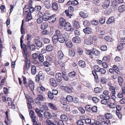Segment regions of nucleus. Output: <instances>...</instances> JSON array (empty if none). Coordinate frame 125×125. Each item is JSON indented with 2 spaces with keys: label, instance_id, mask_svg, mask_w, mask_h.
I'll return each mask as SVG.
<instances>
[{
  "label": "nucleus",
  "instance_id": "nucleus-1",
  "mask_svg": "<svg viewBox=\"0 0 125 125\" xmlns=\"http://www.w3.org/2000/svg\"><path fill=\"white\" fill-rule=\"evenodd\" d=\"M55 34H58L59 35L58 41L61 43H64L67 40L66 36L65 34H62L59 30H56L55 31Z\"/></svg>",
  "mask_w": 125,
  "mask_h": 125
},
{
  "label": "nucleus",
  "instance_id": "nucleus-2",
  "mask_svg": "<svg viewBox=\"0 0 125 125\" xmlns=\"http://www.w3.org/2000/svg\"><path fill=\"white\" fill-rule=\"evenodd\" d=\"M42 94L38 92L36 98L34 99L36 104L39 105L41 104V102L44 101L45 99V98L43 97Z\"/></svg>",
  "mask_w": 125,
  "mask_h": 125
},
{
  "label": "nucleus",
  "instance_id": "nucleus-3",
  "mask_svg": "<svg viewBox=\"0 0 125 125\" xmlns=\"http://www.w3.org/2000/svg\"><path fill=\"white\" fill-rule=\"evenodd\" d=\"M34 43L39 48L42 47L43 46L42 42L41 41L40 38L38 36L36 37L34 39Z\"/></svg>",
  "mask_w": 125,
  "mask_h": 125
},
{
  "label": "nucleus",
  "instance_id": "nucleus-4",
  "mask_svg": "<svg viewBox=\"0 0 125 125\" xmlns=\"http://www.w3.org/2000/svg\"><path fill=\"white\" fill-rule=\"evenodd\" d=\"M44 76L42 72L40 71L38 74L36 76L35 80L37 82H39L40 80H43L44 79Z\"/></svg>",
  "mask_w": 125,
  "mask_h": 125
},
{
  "label": "nucleus",
  "instance_id": "nucleus-5",
  "mask_svg": "<svg viewBox=\"0 0 125 125\" xmlns=\"http://www.w3.org/2000/svg\"><path fill=\"white\" fill-rule=\"evenodd\" d=\"M55 78L57 82H59L60 84H61L62 79V74L60 73H56L55 75Z\"/></svg>",
  "mask_w": 125,
  "mask_h": 125
},
{
  "label": "nucleus",
  "instance_id": "nucleus-6",
  "mask_svg": "<svg viewBox=\"0 0 125 125\" xmlns=\"http://www.w3.org/2000/svg\"><path fill=\"white\" fill-rule=\"evenodd\" d=\"M65 29L67 31H70L72 30V28L71 25L68 22L66 23L64 25Z\"/></svg>",
  "mask_w": 125,
  "mask_h": 125
},
{
  "label": "nucleus",
  "instance_id": "nucleus-7",
  "mask_svg": "<svg viewBox=\"0 0 125 125\" xmlns=\"http://www.w3.org/2000/svg\"><path fill=\"white\" fill-rule=\"evenodd\" d=\"M50 83L52 86L55 87L57 86V83L55 80L54 78H51L50 79Z\"/></svg>",
  "mask_w": 125,
  "mask_h": 125
},
{
  "label": "nucleus",
  "instance_id": "nucleus-8",
  "mask_svg": "<svg viewBox=\"0 0 125 125\" xmlns=\"http://www.w3.org/2000/svg\"><path fill=\"white\" fill-rule=\"evenodd\" d=\"M35 111L37 115L40 117H42L43 116L42 113H43V111L42 110H40L38 108L35 109Z\"/></svg>",
  "mask_w": 125,
  "mask_h": 125
},
{
  "label": "nucleus",
  "instance_id": "nucleus-9",
  "mask_svg": "<svg viewBox=\"0 0 125 125\" xmlns=\"http://www.w3.org/2000/svg\"><path fill=\"white\" fill-rule=\"evenodd\" d=\"M21 48L23 50L24 53L25 55H27L28 54V52L25 44L23 43L21 45Z\"/></svg>",
  "mask_w": 125,
  "mask_h": 125
},
{
  "label": "nucleus",
  "instance_id": "nucleus-10",
  "mask_svg": "<svg viewBox=\"0 0 125 125\" xmlns=\"http://www.w3.org/2000/svg\"><path fill=\"white\" fill-rule=\"evenodd\" d=\"M110 2V1L109 0L105 1L102 5L103 9H105L107 8L109 5Z\"/></svg>",
  "mask_w": 125,
  "mask_h": 125
},
{
  "label": "nucleus",
  "instance_id": "nucleus-11",
  "mask_svg": "<svg viewBox=\"0 0 125 125\" xmlns=\"http://www.w3.org/2000/svg\"><path fill=\"white\" fill-rule=\"evenodd\" d=\"M115 21V18L113 16L109 18L107 21L106 23L107 24H109L111 23H114Z\"/></svg>",
  "mask_w": 125,
  "mask_h": 125
},
{
  "label": "nucleus",
  "instance_id": "nucleus-12",
  "mask_svg": "<svg viewBox=\"0 0 125 125\" xmlns=\"http://www.w3.org/2000/svg\"><path fill=\"white\" fill-rule=\"evenodd\" d=\"M92 29L90 27H87L83 29V31L85 33L88 34L91 33L92 31Z\"/></svg>",
  "mask_w": 125,
  "mask_h": 125
},
{
  "label": "nucleus",
  "instance_id": "nucleus-13",
  "mask_svg": "<svg viewBox=\"0 0 125 125\" xmlns=\"http://www.w3.org/2000/svg\"><path fill=\"white\" fill-rule=\"evenodd\" d=\"M56 34L53 35L52 37L53 42L54 43H57L58 41V38H59L58 35V34Z\"/></svg>",
  "mask_w": 125,
  "mask_h": 125
},
{
  "label": "nucleus",
  "instance_id": "nucleus-14",
  "mask_svg": "<svg viewBox=\"0 0 125 125\" xmlns=\"http://www.w3.org/2000/svg\"><path fill=\"white\" fill-rule=\"evenodd\" d=\"M60 118L61 121L66 122L68 120V118L67 116L64 114H62L60 116Z\"/></svg>",
  "mask_w": 125,
  "mask_h": 125
},
{
  "label": "nucleus",
  "instance_id": "nucleus-15",
  "mask_svg": "<svg viewBox=\"0 0 125 125\" xmlns=\"http://www.w3.org/2000/svg\"><path fill=\"white\" fill-rule=\"evenodd\" d=\"M31 72L33 75L35 74L37 72V69L36 67L33 65L31 66Z\"/></svg>",
  "mask_w": 125,
  "mask_h": 125
},
{
  "label": "nucleus",
  "instance_id": "nucleus-16",
  "mask_svg": "<svg viewBox=\"0 0 125 125\" xmlns=\"http://www.w3.org/2000/svg\"><path fill=\"white\" fill-rule=\"evenodd\" d=\"M45 7L48 9H50L51 6L50 1L48 0H45L44 2Z\"/></svg>",
  "mask_w": 125,
  "mask_h": 125
},
{
  "label": "nucleus",
  "instance_id": "nucleus-17",
  "mask_svg": "<svg viewBox=\"0 0 125 125\" xmlns=\"http://www.w3.org/2000/svg\"><path fill=\"white\" fill-rule=\"evenodd\" d=\"M44 117L48 119H50L52 117L51 115L49 112L46 111L44 113Z\"/></svg>",
  "mask_w": 125,
  "mask_h": 125
},
{
  "label": "nucleus",
  "instance_id": "nucleus-18",
  "mask_svg": "<svg viewBox=\"0 0 125 125\" xmlns=\"http://www.w3.org/2000/svg\"><path fill=\"white\" fill-rule=\"evenodd\" d=\"M73 26L74 28L76 29L79 28L80 27L79 22L77 21H74L73 23Z\"/></svg>",
  "mask_w": 125,
  "mask_h": 125
},
{
  "label": "nucleus",
  "instance_id": "nucleus-19",
  "mask_svg": "<svg viewBox=\"0 0 125 125\" xmlns=\"http://www.w3.org/2000/svg\"><path fill=\"white\" fill-rule=\"evenodd\" d=\"M59 24L61 26H63L66 23L65 21L64 18H61L59 21Z\"/></svg>",
  "mask_w": 125,
  "mask_h": 125
},
{
  "label": "nucleus",
  "instance_id": "nucleus-20",
  "mask_svg": "<svg viewBox=\"0 0 125 125\" xmlns=\"http://www.w3.org/2000/svg\"><path fill=\"white\" fill-rule=\"evenodd\" d=\"M27 103V106L28 108L31 109L32 108V105L34 104V102L32 100H29Z\"/></svg>",
  "mask_w": 125,
  "mask_h": 125
},
{
  "label": "nucleus",
  "instance_id": "nucleus-21",
  "mask_svg": "<svg viewBox=\"0 0 125 125\" xmlns=\"http://www.w3.org/2000/svg\"><path fill=\"white\" fill-rule=\"evenodd\" d=\"M73 88L72 86H69V87H65L64 89L65 90L69 93H71L72 92Z\"/></svg>",
  "mask_w": 125,
  "mask_h": 125
},
{
  "label": "nucleus",
  "instance_id": "nucleus-22",
  "mask_svg": "<svg viewBox=\"0 0 125 125\" xmlns=\"http://www.w3.org/2000/svg\"><path fill=\"white\" fill-rule=\"evenodd\" d=\"M72 41L73 42L77 43H79L81 42L80 38L78 37H74L72 39Z\"/></svg>",
  "mask_w": 125,
  "mask_h": 125
},
{
  "label": "nucleus",
  "instance_id": "nucleus-23",
  "mask_svg": "<svg viewBox=\"0 0 125 125\" xmlns=\"http://www.w3.org/2000/svg\"><path fill=\"white\" fill-rule=\"evenodd\" d=\"M29 115H30V116L31 117L32 120L36 119V117L35 116L34 112L32 110H30Z\"/></svg>",
  "mask_w": 125,
  "mask_h": 125
},
{
  "label": "nucleus",
  "instance_id": "nucleus-24",
  "mask_svg": "<svg viewBox=\"0 0 125 125\" xmlns=\"http://www.w3.org/2000/svg\"><path fill=\"white\" fill-rule=\"evenodd\" d=\"M29 87L31 90L32 91L34 90V85L33 82L31 80H30L29 81Z\"/></svg>",
  "mask_w": 125,
  "mask_h": 125
},
{
  "label": "nucleus",
  "instance_id": "nucleus-25",
  "mask_svg": "<svg viewBox=\"0 0 125 125\" xmlns=\"http://www.w3.org/2000/svg\"><path fill=\"white\" fill-rule=\"evenodd\" d=\"M64 55L61 51H59L58 52V57L59 59H62Z\"/></svg>",
  "mask_w": 125,
  "mask_h": 125
},
{
  "label": "nucleus",
  "instance_id": "nucleus-26",
  "mask_svg": "<svg viewBox=\"0 0 125 125\" xmlns=\"http://www.w3.org/2000/svg\"><path fill=\"white\" fill-rule=\"evenodd\" d=\"M92 54H94L95 55L98 56L100 54V52L95 49H93L92 51Z\"/></svg>",
  "mask_w": 125,
  "mask_h": 125
},
{
  "label": "nucleus",
  "instance_id": "nucleus-27",
  "mask_svg": "<svg viewBox=\"0 0 125 125\" xmlns=\"http://www.w3.org/2000/svg\"><path fill=\"white\" fill-rule=\"evenodd\" d=\"M79 65V66L82 68H84L86 66V64L84 61L81 60L78 62Z\"/></svg>",
  "mask_w": 125,
  "mask_h": 125
},
{
  "label": "nucleus",
  "instance_id": "nucleus-28",
  "mask_svg": "<svg viewBox=\"0 0 125 125\" xmlns=\"http://www.w3.org/2000/svg\"><path fill=\"white\" fill-rule=\"evenodd\" d=\"M52 9L55 10H57L58 9V6L57 4L55 2L52 3Z\"/></svg>",
  "mask_w": 125,
  "mask_h": 125
},
{
  "label": "nucleus",
  "instance_id": "nucleus-29",
  "mask_svg": "<svg viewBox=\"0 0 125 125\" xmlns=\"http://www.w3.org/2000/svg\"><path fill=\"white\" fill-rule=\"evenodd\" d=\"M48 26V23H47L45 22L42 23L41 25V28L42 30H44Z\"/></svg>",
  "mask_w": 125,
  "mask_h": 125
},
{
  "label": "nucleus",
  "instance_id": "nucleus-30",
  "mask_svg": "<svg viewBox=\"0 0 125 125\" xmlns=\"http://www.w3.org/2000/svg\"><path fill=\"white\" fill-rule=\"evenodd\" d=\"M32 18L31 14L29 12H28L27 15V17L26 18L25 20L26 21H28Z\"/></svg>",
  "mask_w": 125,
  "mask_h": 125
},
{
  "label": "nucleus",
  "instance_id": "nucleus-31",
  "mask_svg": "<svg viewBox=\"0 0 125 125\" xmlns=\"http://www.w3.org/2000/svg\"><path fill=\"white\" fill-rule=\"evenodd\" d=\"M108 85L110 87L109 88V90L112 92V94H115V87L111 85Z\"/></svg>",
  "mask_w": 125,
  "mask_h": 125
},
{
  "label": "nucleus",
  "instance_id": "nucleus-32",
  "mask_svg": "<svg viewBox=\"0 0 125 125\" xmlns=\"http://www.w3.org/2000/svg\"><path fill=\"white\" fill-rule=\"evenodd\" d=\"M67 46L68 47H71L73 45L71 42L70 41L66 40L65 42Z\"/></svg>",
  "mask_w": 125,
  "mask_h": 125
},
{
  "label": "nucleus",
  "instance_id": "nucleus-33",
  "mask_svg": "<svg viewBox=\"0 0 125 125\" xmlns=\"http://www.w3.org/2000/svg\"><path fill=\"white\" fill-rule=\"evenodd\" d=\"M67 100L69 102L71 103L73 102V98L70 95H67L66 98Z\"/></svg>",
  "mask_w": 125,
  "mask_h": 125
},
{
  "label": "nucleus",
  "instance_id": "nucleus-34",
  "mask_svg": "<svg viewBox=\"0 0 125 125\" xmlns=\"http://www.w3.org/2000/svg\"><path fill=\"white\" fill-rule=\"evenodd\" d=\"M50 17L48 16V14L46 13H44L43 16L42 18L44 21H46L49 20Z\"/></svg>",
  "mask_w": 125,
  "mask_h": 125
},
{
  "label": "nucleus",
  "instance_id": "nucleus-35",
  "mask_svg": "<svg viewBox=\"0 0 125 125\" xmlns=\"http://www.w3.org/2000/svg\"><path fill=\"white\" fill-rule=\"evenodd\" d=\"M125 8L124 5H121L118 8L119 11L120 12H122L125 10Z\"/></svg>",
  "mask_w": 125,
  "mask_h": 125
},
{
  "label": "nucleus",
  "instance_id": "nucleus-36",
  "mask_svg": "<svg viewBox=\"0 0 125 125\" xmlns=\"http://www.w3.org/2000/svg\"><path fill=\"white\" fill-rule=\"evenodd\" d=\"M80 16L83 18H86L87 17L88 14L87 13H84L83 11H81L80 13Z\"/></svg>",
  "mask_w": 125,
  "mask_h": 125
},
{
  "label": "nucleus",
  "instance_id": "nucleus-37",
  "mask_svg": "<svg viewBox=\"0 0 125 125\" xmlns=\"http://www.w3.org/2000/svg\"><path fill=\"white\" fill-rule=\"evenodd\" d=\"M48 106L52 109L53 110H56L57 108L53 104L51 103H49L48 104Z\"/></svg>",
  "mask_w": 125,
  "mask_h": 125
},
{
  "label": "nucleus",
  "instance_id": "nucleus-38",
  "mask_svg": "<svg viewBox=\"0 0 125 125\" xmlns=\"http://www.w3.org/2000/svg\"><path fill=\"white\" fill-rule=\"evenodd\" d=\"M118 81L119 85L121 86L123 85V80L122 78L119 77L118 78Z\"/></svg>",
  "mask_w": 125,
  "mask_h": 125
},
{
  "label": "nucleus",
  "instance_id": "nucleus-39",
  "mask_svg": "<svg viewBox=\"0 0 125 125\" xmlns=\"http://www.w3.org/2000/svg\"><path fill=\"white\" fill-rule=\"evenodd\" d=\"M38 59L41 62H42L44 61V57L43 55L42 54H40L38 56Z\"/></svg>",
  "mask_w": 125,
  "mask_h": 125
},
{
  "label": "nucleus",
  "instance_id": "nucleus-40",
  "mask_svg": "<svg viewBox=\"0 0 125 125\" xmlns=\"http://www.w3.org/2000/svg\"><path fill=\"white\" fill-rule=\"evenodd\" d=\"M28 46H29L30 50L31 51H34L35 50V46L34 44H31L28 45Z\"/></svg>",
  "mask_w": 125,
  "mask_h": 125
},
{
  "label": "nucleus",
  "instance_id": "nucleus-41",
  "mask_svg": "<svg viewBox=\"0 0 125 125\" xmlns=\"http://www.w3.org/2000/svg\"><path fill=\"white\" fill-rule=\"evenodd\" d=\"M102 91V89L99 87L95 88L94 89V92L96 93H99L101 92Z\"/></svg>",
  "mask_w": 125,
  "mask_h": 125
},
{
  "label": "nucleus",
  "instance_id": "nucleus-42",
  "mask_svg": "<svg viewBox=\"0 0 125 125\" xmlns=\"http://www.w3.org/2000/svg\"><path fill=\"white\" fill-rule=\"evenodd\" d=\"M76 75V73L73 71L70 73L69 74V77L71 78H73Z\"/></svg>",
  "mask_w": 125,
  "mask_h": 125
},
{
  "label": "nucleus",
  "instance_id": "nucleus-43",
  "mask_svg": "<svg viewBox=\"0 0 125 125\" xmlns=\"http://www.w3.org/2000/svg\"><path fill=\"white\" fill-rule=\"evenodd\" d=\"M53 49V47L51 45H49L46 47V50L48 51H51Z\"/></svg>",
  "mask_w": 125,
  "mask_h": 125
},
{
  "label": "nucleus",
  "instance_id": "nucleus-44",
  "mask_svg": "<svg viewBox=\"0 0 125 125\" xmlns=\"http://www.w3.org/2000/svg\"><path fill=\"white\" fill-rule=\"evenodd\" d=\"M30 67V64L28 63L24 65L23 68V70L24 71H26L28 70Z\"/></svg>",
  "mask_w": 125,
  "mask_h": 125
},
{
  "label": "nucleus",
  "instance_id": "nucleus-45",
  "mask_svg": "<svg viewBox=\"0 0 125 125\" xmlns=\"http://www.w3.org/2000/svg\"><path fill=\"white\" fill-rule=\"evenodd\" d=\"M110 123V121L109 120H107L106 122L104 120L100 123L101 125H108V123Z\"/></svg>",
  "mask_w": 125,
  "mask_h": 125
},
{
  "label": "nucleus",
  "instance_id": "nucleus-46",
  "mask_svg": "<svg viewBox=\"0 0 125 125\" xmlns=\"http://www.w3.org/2000/svg\"><path fill=\"white\" fill-rule=\"evenodd\" d=\"M63 74V77L65 81H67L69 80V77L68 76L66 75L64 72H62Z\"/></svg>",
  "mask_w": 125,
  "mask_h": 125
},
{
  "label": "nucleus",
  "instance_id": "nucleus-47",
  "mask_svg": "<svg viewBox=\"0 0 125 125\" xmlns=\"http://www.w3.org/2000/svg\"><path fill=\"white\" fill-rule=\"evenodd\" d=\"M60 66L61 67V68L63 70L65 69L64 66L65 64L64 63L60 61H59L58 62Z\"/></svg>",
  "mask_w": 125,
  "mask_h": 125
},
{
  "label": "nucleus",
  "instance_id": "nucleus-48",
  "mask_svg": "<svg viewBox=\"0 0 125 125\" xmlns=\"http://www.w3.org/2000/svg\"><path fill=\"white\" fill-rule=\"evenodd\" d=\"M7 113V112H6V114L7 119L6 120L5 122L8 125V124H10L11 123V120L8 119Z\"/></svg>",
  "mask_w": 125,
  "mask_h": 125
},
{
  "label": "nucleus",
  "instance_id": "nucleus-49",
  "mask_svg": "<svg viewBox=\"0 0 125 125\" xmlns=\"http://www.w3.org/2000/svg\"><path fill=\"white\" fill-rule=\"evenodd\" d=\"M113 69L115 72L119 73V70L117 67L115 65H114L113 66Z\"/></svg>",
  "mask_w": 125,
  "mask_h": 125
},
{
  "label": "nucleus",
  "instance_id": "nucleus-50",
  "mask_svg": "<svg viewBox=\"0 0 125 125\" xmlns=\"http://www.w3.org/2000/svg\"><path fill=\"white\" fill-rule=\"evenodd\" d=\"M105 118L107 119H110L112 118V116L110 113H106L105 114Z\"/></svg>",
  "mask_w": 125,
  "mask_h": 125
},
{
  "label": "nucleus",
  "instance_id": "nucleus-51",
  "mask_svg": "<svg viewBox=\"0 0 125 125\" xmlns=\"http://www.w3.org/2000/svg\"><path fill=\"white\" fill-rule=\"evenodd\" d=\"M85 110L88 112H90L91 110L92 107L90 105H87L85 106Z\"/></svg>",
  "mask_w": 125,
  "mask_h": 125
},
{
  "label": "nucleus",
  "instance_id": "nucleus-52",
  "mask_svg": "<svg viewBox=\"0 0 125 125\" xmlns=\"http://www.w3.org/2000/svg\"><path fill=\"white\" fill-rule=\"evenodd\" d=\"M56 18L55 15H54L50 17L49 20H51L52 22H54L56 21Z\"/></svg>",
  "mask_w": 125,
  "mask_h": 125
},
{
  "label": "nucleus",
  "instance_id": "nucleus-53",
  "mask_svg": "<svg viewBox=\"0 0 125 125\" xmlns=\"http://www.w3.org/2000/svg\"><path fill=\"white\" fill-rule=\"evenodd\" d=\"M69 2H71V3L74 6H76L77 5L78 3V1L76 0L73 1L72 2L71 1H69L68 2V3Z\"/></svg>",
  "mask_w": 125,
  "mask_h": 125
},
{
  "label": "nucleus",
  "instance_id": "nucleus-54",
  "mask_svg": "<svg viewBox=\"0 0 125 125\" xmlns=\"http://www.w3.org/2000/svg\"><path fill=\"white\" fill-rule=\"evenodd\" d=\"M53 95L50 91H49L48 93V96L51 99H52L54 98Z\"/></svg>",
  "mask_w": 125,
  "mask_h": 125
},
{
  "label": "nucleus",
  "instance_id": "nucleus-55",
  "mask_svg": "<svg viewBox=\"0 0 125 125\" xmlns=\"http://www.w3.org/2000/svg\"><path fill=\"white\" fill-rule=\"evenodd\" d=\"M75 52L74 51L69 50V55L72 57L74 56L75 55Z\"/></svg>",
  "mask_w": 125,
  "mask_h": 125
},
{
  "label": "nucleus",
  "instance_id": "nucleus-56",
  "mask_svg": "<svg viewBox=\"0 0 125 125\" xmlns=\"http://www.w3.org/2000/svg\"><path fill=\"white\" fill-rule=\"evenodd\" d=\"M94 68L95 70L97 72H99V70L101 68L98 66L97 65H94Z\"/></svg>",
  "mask_w": 125,
  "mask_h": 125
},
{
  "label": "nucleus",
  "instance_id": "nucleus-57",
  "mask_svg": "<svg viewBox=\"0 0 125 125\" xmlns=\"http://www.w3.org/2000/svg\"><path fill=\"white\" fill-rule=\"evenodd\" d=\"M97 119L99 121H102L104 120V118L103 116L100 115L98 116Z\"/></svg>",
  "mask_w": 125,
  "mask_h": 125
},
{
  "label": "nucleus",
  "instance_id": "nucleus-58",
  "mask_svg": "<svg viewBox=\"0 0 125 125\" xmlns=\"http://www.w3.org/2000/svg\"><path fill=\"white\" fill-rule=\"evenodd\" d=\"M85 42L86 44L87 45H90L92 44L93 43V42L92 41H89L87 40V39L85 40Z\"/></svg>",
  "mask_w": 125,
  "mask_h": 125
},
{
  "label": "nucleus",
  "instance_id": "nucleus-59",
  "mask_svg": "<svg viewBox=\"0 0 125 125\" xmlns=\"http://www.w3.org/2000/svg\"><path fill=\"white\" fill-rule=\"evenodd\" d=\"M107 81V79L105 78H103L101 79V82L102 84H106Z\"/></svg>",
  "mask_w": 125,
  "mask_h": 125
},
{
  "label": "nucleus",
  "instance_id": "nucleus-60",
  "mask_svg": "<svg viewBox=\"0 0 125 125\" xmlns=\"http://www.w3.org/2000/svg\"><path fill=\"white\" fill-rule=\"evenodd\" d=\"M93 102L94 103H97L99 102V99L97 97H94L92 98Z\"/></svg>",
  "mask_w": 125,
  "mask_h": 125
},
{
  "label": "nucleus",
  "instance_id": "nucleus-61",
  "mask_svg": "<svg viewBox=\"0 0 125 125\" xmlns=\"http://www.w3.org/2000/svg\"><path fill=\"white\" fill-rule=\"evenodd\" d=\"M83 24L85 27L89 26L90 25V23L89 22L87 21H84L83 22Z\"/></svg>",
  "mask_w": 125,
  "mask_h": 125
},
{
  "label": "nucleus",
  "instance_id": "nucleus-62",
  "mask_svg": "<svg viewBox=\"0 0 125 125\" xmlns=\"http://www.w3.org/2000/svg\"><path fill=\"white\" fill-rule=\"evenodd\" d=\"M106 72V70L102 68H101L99 72L102 74H104Z\"/></svg>",
  "mask_w": 125,
  "mask_h": 125
},
{
  "label": "nucleus",
  "instance_id": "nucleus-63",
  "mask_svg": "<svg viewBox=\"0 0 125 125\" xmlns=\"http://www.w3.org/2000/svg\"><path fill=\"white\" fill-rule=\"evenodd\" d=\"M108 105L110 108H114L116 107V105L114 103H111Z\"/></svg>",
  "mask_w": 125,
  "mask_h": 125
},
{
  "label": "nucleus",
  "instance_id": "nucleus-64",
  "mask_svg": "<svg viewBox=\"0 0 125 125\" xmlns=\"http://www.w3.org/2000/svg\"><path fill=\"white\" fill-rule=\"evenodd\" d=\"M105 18H101L99 20V22L101 24H103L105 22Z\"/></svg>",
  "mask_w": 125,
  "mask_h": 125
}]
</instances>
